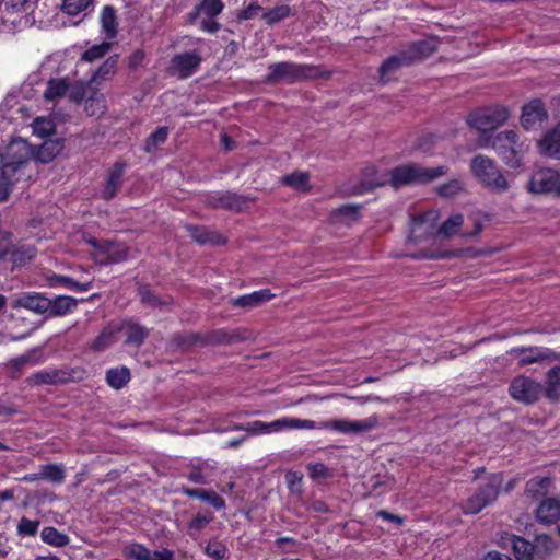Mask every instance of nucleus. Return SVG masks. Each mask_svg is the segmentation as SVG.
<instances>
[{
  "label": "nucleus",
  "instance_id": "f257e3e1",
  "mask_svg": "<svg viewBox=\"0 0 560 560\" xmlns=\"http://www.w3.org/2000/svg\"><path fill=\"white\" fill-rule=\"evenodd\" d=\"M33 154V149L23 139L12 140L0 154V183L8 184V196L14 183L31 177L26 171Z\"/></svg>",
  "mask_w": 560,
  "mask_h": 560
},
{
  "label": "nucleus",
  "instance_id": "f03ea898",
  "mask_svg": "<svg viewBox=\"0 0 560 560\" xmlns=\"http://www.w3.org/2000/svg\"><path fill=\"white\" fill-rule=\"evenodd\" d=\"M280 430H314L325 429L343 434H360L375 429L378 424L377 416H371L362 420L335 419L315 422L310 419L283 417L279 419Z\"/></svg>",
  "mask_w": 560,
  "mask_h": 560
},
{
  "label": "nucleus",
  "instance_id": "7ed1b4c3",
  "mask_svg": "<svg viewBox=\"0 0 560 560\" xmlns=\"http://www.w3.org/2000/svg\"><path fill=\"white\" fill-rule=\"evenodd\" d=\"M436 37L418 40L408 50L388 57L380 67V81L383 84L396 79L398 71L428 58L436 50Z\"/></svg>",
  "mask_w": 560,
  "mask_h": 560
},
{
  "label": "nucleus",
  "instance_id": "20e7f679",
  "mask_svg": "<svg viewBox=\"0 0 560 560\" xmlns=\"http://www.w3.org/2000/svg\"><path fill=\"white\" fill-rule=\"evenodd\" d=\"M268 71L269 73L265 81L271 84H291L302 80L315 79L328 80L331 77V72L329 70L322 69L318 66L289 61L271 63L268 67Z\"/></svg>",
  "mask_w": 560,
  "mask_h": 560
},
{
  "label": "nucleus",
  "instance_id": "39448f33",
  "mask_svg": "<svg viewBox=\"0 0 560 560\" xmlns=\"http://www.w3.org/2000/svg\"><path fill=\"white\" fill-rule=\"evenodd\" d=\"M447 171L444 165L424 167L418 164H404L389 171V184L395 189L407 185H424L444 176Z\"/></svg>",
  "mask_w": 560,
  "mask_h": 560
},
{
  "label": "nucleus",
  "instance_id": "423d86ee",
  "mask_svg": "<svg viewBox=\"0 0 560 560\" xmlns=\"http://www.w3.org/2000/svg\"><path fill=\"white\" fill-rule=\"evenodd\" d=\"M470 170L474 176L489 189L497 192L508 190V180L492 159L478 154L471 160Z\"/></svg>",
  "mask_w": 560,
  "mask_h": 560
},
{
  "label": "nucleus",
  "instance_id": "0eeeda50",
  "mask_svg": "<svg viewBox=\"0 0 560 560\" xmlns=\"http://www.w3.org/2000/svg\"><path fill=\"white\" fill-rule=\"evenodd\" d=\"M224 9L222 0H200L195 10L188 14L191 24H198L199 30L206 33H217L220 24L215 21Z\"/></svg>",
  "mask_w": 560,
  "mask_h": 560
},
{
  "label": "nucleus",
  "instance_id": "6e6552de",
  "mask_svg": "<svg viewBox=\"0 0 560 560\" xmlns=\"http://www.w3.org/2000/svg\"><path fill=\"white\" fill-rule=\"evenodd\" d=\"M509 117L510 112L505 106L495 105L472 112L467 117V124L478 131L487 132L503 125Z\"/></svg>",
  "mask_w": 560,
  "mask_h": 560
},
{
  "label": "nucleus",
  "instance_id": "1a4fd4ad",
  "mask_svg": "<svg viewBox=\"0 0 560 560\" xmlns=\"http://www.w3.org/2000/svg\"><path fill=\"white\" fill-rule=\"evenodd\" d=\"M502 483V476L500 474L491 475L486 485L480 487L476 493L470 495L465 504L463 511L465 514H477L482 509L495 501L499 489Z\"/></svg>",
  "mask_w": 560,
  "mask_h": 560
},
{
  "label": "nucleus",
  "instance_id": "9d476101",
  "mask_svg": "<svg viewBox=\"0 0 560 560\" xmlns=\"http://www.w3.org/2000/svg\"><path fill=\"white\" fill-rule=\"evenodd\" d=\"M493 149L511 166L520 164V153L522 144L518 142V136L513 130H506L498 133L493 140Z\"/></svg>",
  "mask_w": 560,
  "mask_h": 560
},
{
  "label": "nucleus",
  "instance_id": "9b49d317",
  "mask_svg": "<svg viewBox=\"0 0 560 560\" xmlns=\"http://www.w3.org/2000/svg\"><path fill=\"white\" fill-rule=\"evenodd\" d=\"M542 392V386L537 381L518 375L511 381L509 393L511 397L522 404L532 405L536 402Z\"/></svg>",
  "mask_w": 560,
  "mask_h": 560
},
{
  "label": "nucleus",
  "instance_id": "f8f14e48",
  "mask_svg": "<svg viewBox=\"0 0 560 560\" xmlns=\"http://www.w3.org/2000/svg\"><path fill=\"white\" fill-rule=\"evenodd\" d=\"M438 217L439 215L435 210H430L420 215L412 217L408 242L419 244L429 240L434 234Z\"/></svg>",
  "mask_w": 560,
  "mask_h": 560
},
{
  "label": "nucleus",
  "instance_id": "ddd939ff",
  "mask_svg": "<svg viewBox=\"0 0 560 560\" xmlns=\"http://www.w3.org/2000/svg\"><path fill=\"white\" fill-rule=\"evenodd\" d=\"M510 355L517 358L518 365L525 366L534 363H541L544 361H559L560 352H556L546 347H521L513 348L509 351Z\"/></svg>",
  "mask_w": 560,
  "mask_h": 560
},
{
  "label": "nucleus",
  "instance_id": "4468645a",
  "mask_svg": "<svg viewBox=\"0 0 560 560\" xmlns=\"http://www.w3.org/2000/svg\"><path fill=\"white\" fill-rule=\"evenodd\" d=\"M528 187L535 194H553L560 197V172L540 168L533 174Z\"/></svg>",
  "mask_w": 560,
  "mask_h": 560
},
{
  "label": "nucleus",
  "instance_id": "2eb2a0df",
  "mask_svg": "<svg viewBox=\"0 0 560 560\" xmlns=\"http://www.w3.org/2000/svg\"><path fill=\"white\" fill-rule=\"evenodd\" d=\"M200 63L201 56L197 50L177 54L171 59L168 72L178 79H187L199 69Z\"/></svg>",
  "mask_w": 560,
  "mask_h": 560
},
{
  "label": "nucleus",
  "instance_id": "dca6fc26",
  "mask_svg": "<svg viewBox=\"0 0 560 560\" xmlns=\"http://www.w3.org/2000/svg\"><path fill=\"white\" fill-rule=\"evenodd\" d=\"M89 243L95 248V259L98 264H117L125 260L128 256V248L122 244L110 242L98 243L92 238Z\"/></svg>",
  "mask_w": 560,
  "mask_h": 560
},
{
  "label": "nucleus",
  "instance_id": "f3484780",
  "mask_svg": "<svg viewBox=\"0 0 560 560\" xmlns=\"http://www.w3.org/2000/svg\"><path fill=\"white\" fill-rule=\"evenodd\" d=\"M247 198L232 191H218L210 194L206 203L217 209L242 211L247 206Z\"/></svg>",
  "mask_w": 560,
  "mask_h": 560
},
{
  "label": "nucleus",
  "instance_id": "a211bd4d",
  "mask_svg": "<svg viewBox=\"0 0 560 560\" xmlns=\"http://www.w3.org/2000/svg\"><path fill=\"white\" fill-rule=\"evenodd\" d=\"M548 118V113L540 100H532L523 106L521 122L527 129H537Z\"/></svg>",
  "mask_w": 560,
  "mask_h": 560
},
{
  "label": "nucleus",
  "instance_id": "6ab92c4d",
  "mask_svg": "<svg viewBox=\"0 0 560 560\" xmlns=\"http://www.w3.org/2000/svg\"><path fill=\"white\" fill-rule=\"evenodd\" d=\"M49 299L40 293L23 292L15 296L11 306L13 308H26L36 314L47 315Z\"/></svg>",
  "mask_w": 560,
  "mask_h": 560
},
{
  "label": "nucleus",
  "instance_id": "aec40b11",
  "mask_svg": "<svg viewBox=\"0 0 560 560\" xmlns=\"http://www.w3.org/2000/svg\"><path fill=\"white\" fill-rule=\"evenodd\" d=\"M125 560H173L174 552L170 549H161L151 552L140 544H131L124 549Z\"/></svg>",
  "mask_w": 560,
  "mask_h": 560
},
{
  "label": "nucleus",
  "instance_id": "412c9836",
  "mask_svg": "<svg viewBox=\"0 0 560 560\" xmlns=\"http://www.w3.org/2000/svg\"><path fill=\"white\" fill-rule=\"evenodd\" d=\"M386 184H389V172L380 173L374 166H370L363 171L362 178L353 188V192L362 195Z\"/></svg>",
  "mask_w": 560,
  "mask_h": 560
},
{
  "label": "nucleus",
  "instance_id": "4be33fe9",
  "mask_svg": "<svg viewBox=\"0 0 560 560\" xmlns=\"http://www.w3.org/2000/svg\"><path fill=\"white\" fill-rule=\"evenodd\" d=\"M46 281L50 288H65L77 292H86L92 288V280H75L72 277L54 272L46 276Z\"/></svg>",
  "mask_w": 560,
  "mask_h": 560
},
{
  "label": "nucleus",
  "instance_id": "5701e85b",
  "mask_svg": "<svg viewBox=\"0 0 560 560\" xmlns=\"http://www.w3.org/2000/svg\"><path fill=\"white\" fill-rule=\"evenodd\" d=\"M117 326L118 332H125L127 345L140 347L149 336V330L132 319L122 320Z\"/></svg>",
  "mask_w": 560,
  "mask_h": 560
},
{
  "label": "nucleus",
  "instance_id": "b1692460",
  "mask_svg": "<svg viewBox=\"0 0 560 560\" xmlns=\"http://www.w3.org/2000/svg\"><path fill=\"white\" fill-rule=\"evenodd\" d=\"M276 295L269 289H261L249 294L232 299L231 304L235 307L254 308L269 302Z\"/></svg>",
  "mask_w": 560,
  "mask_h": 560
},
{
  "label": "nucleus",
  "instance_id": "393cba45",
  "mask_svg": "<svg viewBox=\"0 0 560 560\" xmlns=\"http://www.w3.org/2000/svg\"><path fill=\"white\" fill-rule=\"evenodd\" d=\"M126 164L122 162H116L113 168L109 171L105 187L102 192V197L105 200L113 199L121 186V178L125 172Z\"/></svg>",
  "mask_w": 560,
  "mask_h": 560
},
{
  "label": "nucleus",
  "instance_id": "a878e982",
  "mask_svg": "<svg viewBox=\"0 0 560 560\" xmlns=\"http://www.w3.org/2000/svg\"><path fill=\"white\" fill-rule=\"evenodd\" d=\"M79 300L69 295H58L49 299L47 317L65 316L75 310Z\"/></svg>",
  "mask_w": 560,
  "mask_h": 560
},
{
  "label": "nucleus",
  "instance_id": "bb28decb",
  "mask_svg": "<svg viewBox=\"0 0 560 560\" xmlns=\"http://www.w3.org/2000/svg\"><path fill=\"white\" fill-rule=\"evenodd\" d=\"M69 380L70 374L67 371L58 369L39 371L30 377V382L35 385L65 384Z\"/></svg>",
  "mask_w": 560,
  "mask_h": 560
},
{
  "label": "nucleus",
  "instance_id": "cd10ccee",
  "mask_svg": "<svg viewBox=\"0 0 560 560\" xmlns=\"http://www.w3.org/2000/svg\"><path fill=\"white\" fill-rule=\"evenodd\" d=\"M539 150L545 155L560 159V121L544 135L539 141Z\"/></svg>",
  "mask_w": 560,
  "mask_h": 560
},
{
  "label": "nucleus",
  "instance_id": "c85d7f7f",
  "mask_svg": "<svg viewBox=\"0 0 560 560\" xmlns=\"http://www.w3.org/2000/svg\"><path fill=\"white\" fill-rule=\"evenodd\" d=\"M63 150V141L61 139H48L38 147L33 158L42 163L51 162Z\"/></svg>",
  "mask_w": 560,
  "mask_h": 560
},
{
  "label": "nucleus",
  "instance_id": "c756f323",
  "mask_svg": "<svg viewBox=\"0 0 560 560\" xmlns=\"http://www.w3.org/2000/svg\"><path fill=\"white\" fill-rule=\"evenodd\" d=\"M182 492L189 498L208 502L218 511L223 510L225 508V501L213 490L182 487Z\"/></svg>",
  "mask_w": 560,
  "mask_h": 560
},
{
  "label": "nucleus",
  "instance_id": "7c9ffc66",
  "mask_svg": "<svg viewBox=\"0 0 560 560\" xmlns=\"http://www.w3.org/2000/svg\"><path fill=\"white\" fill-rule=\"evenodd\" d=\"M539 523H555L560 517V501L557 499L544 500L536 510Z\"/></svg>",
  "mask_w": 560,
  "mask_h": 560
},
{
  "label": "nucleus",
  "instance_id": "2f4dec72",
  "mask_svg": "<svg viewBox=\"0 0 560 560\" xmlns=\"http://www.w3.org/2000/svg\"><path fill=\"white\" fill-rule=\"evenodd\" d=\"M294 15L295 10L293 8H291L288 4H280L267 10L264 9V12L261 14V21L265 24L272 26Z\"/></svg>",
  "mask_w": 560,
  "mask_h": 560
},
{
  "label": "nucleus",
  "instance_id": "473e14b6",
  "mask_svg": "<svg viewBox=\"0 0 560 560\" xmlns=\"http://www.w3.org/2000/svg\"><path fill=\"white\" fill-rule=\"evenodd\" d=\"M189 235L199 244H221L224 243L223 237L214 231H210L202 226L187 225Z\"/></svg>",
  "mask_w": 560,
  "mask_h": 560
},
{
  "label": "nucleus",
  "instance_id": "72a5a7b5",
  "mask_svg": "<svg viewBox=\"0 0 560 560\" xmlns=\"http://www.w3.org/2000/svg\"><path fill=\"white\" fill-rule=\"evenodd\" d=\"M118 332V326L115 323H109L100 335L94 339L91 345L92 350L102 352L107 349L116 340V334Z\"/></svg>",
  "mask_w": 560,
  "mask_h": 560
},
{
  "label": "nucleus",
  "instance_id": "f704fd0d",
  "mask_svg": "<svg viewBox=\"0 0 560 560\" xmlns=\"http://www.w3.org/2000/svg\"><path fill=\"white\" fill-rule=\"evenodd\" d=\"M214 516L212 513H197L187 523V534L194 540H197L200 533L213 521Z\"/></svg>",
  "mask_w": 560,
  "mask_h": 560
},
{
  "label": "nucleus",
  "instance_id": "c9c22d12",
  "mask_svg": "<svg viewBox=\"0 0 560 560\" xmlns=\"http://www.w3.org/2000/svg\"><path fill=\"white\" fill-rule=\"evenodd\" d=\"M545 393L551 400L560 397V364L551 368L546 373Z\"/></svg>",
  "mask_w": 560,
  "mask_h": 560
},
{
  "label": "nucleus",
  "instance_id": "e433bc0d",
  "mask_svg": "<svg viewBox=\"0 0 560 560\" xmlns=\"http://www.w3.org/2000/svg\"><path fill=\"white\" fill-rule=\"evenodd\" d=\"M508 540L516 560H532L535 547L529 541L518 536H511Z\"/></svg>",
  "mask_w": 560,
  "mask_h": 560
},
{
  "label": "nucleus",
  "instance_id": "4c0bfd02",
  "mask_svg": "<svg viewBox=\"0 0 560 560\" xmlns=\"http://www.w3.org/2000/svg\"><path fill=\"white\" fill-rule=\"evenodd\" d=\"M130 381V371L126 366L113 368L106 372V382L114 389L125 387Z\"/></svg>",
  "mask_w": 560,
  "mask_h": 560
},
{
  "label": "nucleus",
  "instance_id": "58836bf2",
  "mask_svg": "<svg viewBox=\"0 0 560 560\" xmlns=\"http://www.w3.org/2000/svg\"><path fill=\"white\" fill-rule=\"evenodd\" d=\"M280 182L289 187L294 189H300L303 191H308L311 189L310 186V175L305 172H294L289 175H284L280 178Z\"/></svg>",
  "mask_w": 560,
  "mask_h": 560
},
{
  "label": "nucleus",
  "instance_id": "ea45409f",
  "mask_svg": "<svg viewBox=\"0 0 560 560\" xmlns=\"http://www.w3.org/2000/svg\"><path fill=\"white\" fill-rule=\"evenodd\" d=\"M42 540L55 547H65L69 545L70 538L68 535L60 533L52 526H46L40 532Z\"/></svg>",
  "mask_w": 560,
  "mask_h": 560
},
{
  "label": "nucleus",
  "instance_id": "a19ab883",
  "mask_svg": "<svg viewBox=\"0 0 560 560\" xmlns=\"http://www.w3.org/2000/svg\"><path fill=\"white\" fill-rule=\"evenodd\" d=\"M84 110L89 116H101L106 110V98L104 94L94 92L85 100Z\"/></svg>",
  "mask_w": 560,
  "mask_h": 560
},
{
  "label": "nucleus",
  "instance_id": "79ce46f5",
  "mask_svg": "<svg viewBox=\"0 0 560 560\" xmlns=\"http://www.w3.org/2000/svg\"><path fill=\"white\" fill-rule=\"evenodd\" d=\"M117 15L112 5H105L101 12V26L106 35L117 34Z\"/></svg>",
  "mask_w": 560,
  "mask_h": 560
},
{
  "label": "nucleus",
  "instance_id": "37998d69",
  "mask_svg": "<svg viewBox=\"0 0 560 560\" xmlns=\"http://www.w3.org/2000/svg\"><path fill=\"white\" fill-rule=\"evenodd\" d=\"M69 90V84L65 79H52L47 83L44 96L47 101H55L63 96Z\"/></svg>",
  "mask_w": 560,
  "mask_h": 560
},
{
  "label": "nucleus",
  "instance_id": "c03bdc74",
  "mask_svg": "<svg viewBox=\"0 0 560 560\" xmlns=\"http://www.w3.org/2000/svg\"><path fill=\"white\" fill-rule=\"evenodd\" d=\"M40 476L42 479L49 480L54 483H62L66 478L65 468L60 464L40 466Z\"/></svg>",
  "mask_w": 560,
  "mask_h": 560
},
{
  "label": "nucleus",
  "instance_id": "a18cd8bd",
  "mask_svg": "<svg viewBox=\"0 0 560 560\" xmlns=\"http://www.w3.org/2000/svg\"><path fill=\"white\" fill-rule=\"evenodd\" d=\"M361 206L345 205L335 210L334 215L346 224H351L360 219Z\"/></svg>",
  "mask_w": 560,
  "mask_h": 560
},
{
  "label": "nucleus",
  "instance_id": "49530a36",
  "mask_svg": "<svg viewBox=\"0 0 560 560\" xmlns=\"http://www.w3.org/2000/svg\"><path fill=\"white\" fill-rule=\"evenodd\" d=\"M203 553L214 560H224L228 555V548L218 538H212L203 547Z\"/></svg>",
  "mask_w": 560,
  "mask_h": 560
},
{
  "label": "nucleus",
  "instance_id": "de8ad7c7",
  "mask_svg": "<svg viewBox=\"0 0 560 560\" xmlns=\"http://www.w3.org/2000/svg\"><path fill=\"white\" fill-rule=\"evenodd\" d=\"M117 66V56L109 57L98 70L93 74L91 82H101L107 80L114 72Z\"/></svg>",
  "mask_w": 560,
  "mask_h": 560
},
{
  "label": "nucleus",
  "instance_id": "09e8293b",
  "mask_svg": "<svg viewBox=\"0 0 560 560\" xmlns=\"http://www.w3.org/2000/svg\"><path fill=\"white\" fill-rule=\"evenodd\" d=\"M168 136L167 127H160L147 139L144 144L145 152L150 153L158 149V147L164 143Z\"/></svg>",
  "mask_w": 560,
  "mask_h": 560
},
{
  "label": "nucleus",
  "instance_id": "8fccbe9b",
  "mask_svg": "<svg viewBox=\"0 0 560 560\" xmlns=\"http://www.w3.org/2000/svg\"><path fill=\"white\" fill-rule=\"evenodd\" d=\"M56 125L51 118L38 117L33 122L34 133L44 138L55 132Z\"/></svg>",
  "mask_w": 560,
  "mask_h": 560
},
{
  "label": "nucleus",
  "instance_id": "3c124183",
  "mask_svg": "<svg viewBox=\"0 0 560 560\" xmlns=\"http://www.w3.org/2000/svg\"><path fill=\"white\" fill-rule=\"evenodd\" d=\"M463 223H464V217L462 214L457 213V214L451 215L441 225V228L439 229V232L441 234L445 235L446 237H451L454 234H456V232L458 231V229L462 226Z\"/></svg>",
  "mask_w": 560,
  "mask_h": 560
},
{
  "label": "nucleus",
  "instance_id": "603ef678",
  "mask_svg": "<svg viewBox=\"0 0 560 560\" xmlns=\"http://www.w3.org/2000/svg\"><path fill=\"white\" fill-rule=\"evenodd\" d=\"M36 254V249L32 246H21L15 247L13 245V248L11 249V253L9 254L11 256V259L14 264H25L26 261L31 260Z\"/></svg>",
  "mask_w": 560,
  "mask_h": 560
},
{
  "label": "nucleus",
  "instance_id": "864d4df0",
  "mask_svg": "<svg viewBox=\"0 0 560 560\" xmlns=\"http://www.w3.org/2000/svg\"><path fill=\"white\" fill-rule=\"evenodd\" d=\"M140 300L143 304L158 307L168 304L167 300H162L156 294H154L147 285H141L139 288Z\"/></svg>",
  "mask_w": 560,
  "mask_h": 560
},
{
  "label": "nucleus",
  "instance_id": "5fc2aeb1",
  "mask_svg": "<svg viewBox=\"0 0 560 560\" xmlns=\"http://www.w3.org/2000/svg\"><path fill=\"white\" fill-rule=\"evenodd\" d=\"M93 0H63L62 10L68 15H78L92 5Z\"/></svg>",
  "mask_w": 560,
  "mask_h": 560
},
{
  "label": "nucleus",
  "instance_id": "6e6d98bb",
  "mask_svg": "<svg viewBox=\"0 0 560 560\" xmlns=\"http://www.w3.org/2000/svg\"><path fill=\"white\" fill-rule=\"evenodd\" d=\"M110 49L109 43H102L100 45H94L90 49L85 50L81 57L82 60L92 62L105 56Z\"/></svg>",
  "mask_w": 560,
  "mask_h": 560
},
{
  "label": "nucleus",
  "instance_id": "4d7b16f0",
  "mask_svg": "<svg viewBox=\"0 0 560 560\" xmlns=\"http://www.w3.org/2000/svg\"><path fill=\"white\" fill-rule=\"evenodd\" d=\"M39 524V521L30 520L23 516L16 526V532L20 536L32 537L36 535Z\"/></svg>",
  "mask_w": 560,
  "mask_h": 560
},
{
  "label": "nucleus",
  "instance_id": "13d9d810",
  "mask_svg": "<svg viewBox=\"0 0 560 560\" xmlns=\"http://www.w3.org/2000/svg\"><path fill=\"white\" fill-rule=\"evenodd\" d=\"M264 12V8L259 5L257 1L250 2L247 7L240 10L236 14L238 21L252 20L254 18H260Z\"/></svg>",
  "mask_w": 560,
  "mask_h": 560
},
{
  "label": "nucleus",
  "instance_id": "bf43d9fd",
  "mask_svg": "<svg viewBox=\"0 0 560 560\" xmlns=\"http://www.w3.org/2000/svg\"><path fill=\"white\" fill-rule=\"evenodd\" d=\"M464 188L460 179H452L443 185H440L436 188V191L440 196L451 198L462 191Z\"/></svg>",
  "mask_w": 560,
  "mask_h": 560
},
{
  "label": "nucleus",
  "instance_id": "052dcab7",
  "mask_svg": "<svg viewBox=\"0 0 560 560\" xmlns=\"http://www.w3.org/2000/svg\"><path fill=\"white\" fill-rule=\"evenodd\" d=\"M13 248L12 234L0 228V258H5Z\"/></svg>",
  "mask_w": 560,
  "mask_h": 560
},
{
  "label": "nucleus",
  "instance_id": "680f3d73",
  "mask_svg": "<svg viewBox=\"0 0 560 560\" xmlns=\"http://www.w3.org/2000/svg\"><path fill=\"white\" fill-rule=\"evenodd\" d=\"M88 89H89V85L83 82H79V83L73 84L72 86H69L68 92H69L70 100L75 103H80L81 101L84 100V97L88 93Z\"/></svg>",
  "mask_w": 560,
  "mask_h": 560
},
{
  "label": "nucleus",
  "instance_id": "e2e57ef3",
  "mask_svg": "<svg viewBox=\"0 0 560 560\" xmlns=\"http://www.w3.org/2000/svg\"><path fill=\"white\" fill-rule=\"evenodd\" d=\"M36 0H2L7 10L12 12L27 11Z\"/></svg>",
  "mask_w": 560,
  "mask_h": 560
},
{
  "label": "nucleus",
  "instance_id": "0e129e2a",
  "mask_svg": "<svg viewBox=\"0 0 560 560\" xmlns=\"http://www.w3.org/2000/svg\"><path fill=\"white\" fill-rule=\"evenodd\" d=\"M187 478H188V480H190L194 483H198V485L208 483L207 478L202 474L201 466L192 467L191 470L187 474Z\"/></svg>",
  "mask_w": 560,
  "mask_h": 560
},
{
  "label": "nucleus",
  "instance_id": "69168bd1",
  "mask_svg": "<svg viewBox=\"0 0 560 560\" xmlns=\"http://www.w3.org/2000/svg\"><path fill=\"white\" fill-rule=\"evenodd\" d=\"M266 425L264 421L255 420L246 423V432L252 435H264L266 434Z\"/></svg>",
  "mask_w": 560,
  "mask_h": 560
},
{
  "label": "nucleus",
  "instance_id": "338daca9",
  "mask_svg": "<svg viewBox=\"0 0 560 560\" xmlns=\"http://www.w3.org/2000/svg\"><path fill=\"white\" fill-rule=\"evenodd\" d=\"M377 516L382 517L383 520H386V521H390V522H395L397 523L398 525H402L404 523V518L398 516V515H395V514H392L385 510H381L377 512Z\"/></svg>",
  "mask_w": 560,
  "mask_h": 560
},
{
  "label": "nucleus",
  "instance_id": "774afa93",
  "mask_svg": "<svg viewBox=\"0 0 560 560\" xmlns=\"http://www.w3.org/2000/svg\"><path fill=\"white\" fill-rule=\"evenodd\" d=\"M542 546L547 550H551L555 547L552 539L547 535H538L537 536V547Z\"/></svg>",
  "mask_w": 560,
  "mask_h": 560
}]
</instances>
